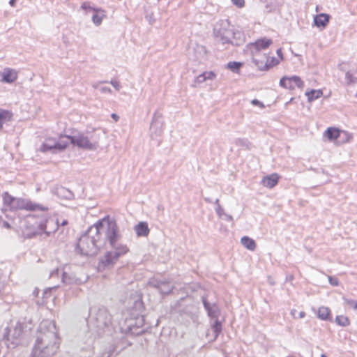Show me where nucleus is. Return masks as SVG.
I'll list each match as a JSON object with an SVG mask.
<instances>
[{
	"mask_svg": "<svg viewBox=\"0 0 357 357\" xmlns=\"http://www.w3.org/2000/svg\"><path fill=\"white\" fill-rule=\"evenodd\" d=\"M121 235L115 221L103 218L89 228L77 243V250L82 255L93 256L108 242L112 250L100 259L104 266H113L120 257L128 252L126 245L119 243Z\"/></svg>",
	"mask_w": 357,
	"mask_h": 357,
	"instance_id": "f257e3e1",
	"label": "nucleus"
},
{
	"mask_svg": "<svg viewBox=\"0 0 357 357\" xmlns=\"http://www.w3.org/2000/svg\"><path fill=\"white\" fill-rule=\"evenodd\" d=\"M59 337L55 323L51 320L40 322L31 357H51L59 347Z\"/></svg>",
	"mask_w": 357,
	"mask_h": 357,
	"instance_id": "f03ea898",
	"label": "nucleus"
},
{
	"mask_svg": "<svg viewBox=\"0 0 357 357\" xmlns=\"http://www.w3.org/2000/svg\"><path fill=\"white\" fill-rule=\"evenodd\" d=\"M2 199L4 206L11 211L26 210V211H45L47 208L32 202L31 200L24 198L15 197L10 195L8 192L2 195Z\"/></svg>",
	"mask_w": 357,
	"mask_h": 357,
	"instance_id": "7ed1b4c3",
	"label": "nucleus"
},
{
	"mask_svg": "<svg viewBox=\"0 0 357 357\" xmlns=\"http://www.w3.org/2000/svg\"><path fill=\"white\" fill-rule=\"evenodd\" d=\"M90 324L97 328V332L100 334V331L105 329L109 331L112 325V316L105 307L98 309L93 308L90 312Z\"/></svg>",
	"mask_w": 357,
	"mask_h": 357,
	"instance_id": "20e7f679",
	"label": "nucleus"
},
{
	"mask_svg": "<svg viewBox=\"0 0 357 357\" xmlns=\"http://www.w3.org/2000/svg\"><path fill=\"white\" fill-rule=\"evenodd\" d=\"M68 137L69 142L82 149L94 151L99 146L100 133H98L97 130L88 132L86 135L82 133Z\"/></svg>",
	"mask_w": 357,
	"mask_h": 357,
	"instance_id": "39448f33",
	"label": "nucleus"
},
{
	"mask_svg": "<svg viewBox=\"0 0 357 357\" xmlns=\"http://www.w3.org/2000/svg\"><path fill=\"white\" fill-rule=\"evenodd\" d=\"M23 332V324L20 322H16L15 324H12L9 327L4 329L1 340L8 349H14L20 344Z\"/></svg>",
	"mask_w": 357,
	"mask_h": 357,
	"instance_id": "423d86ee",
	"label": "nucleus"
},
{
	"mask_svg": "<svg viewBox=\"0 0 357 357\" xmlns=\"http://www.w3.org/2000/svg\"><path fill=\"white\" fill-rule=\"evenodd\" d=\"M144 324V318L142 315L126 317L123 323L120 324V330L125 334L138 335L144 332L142 328Z\"/></svg>",
	"mask_w": 357,
	"mask_h": 357,
	"instance_id": "0eeeda50",
	"label": "nucleus"
},
{
	"mask_svg": "<svg viewBox=\"0 0 357 357\" xmlns=\"http://www.w3.org/2000/svg\"><path fill=\"white\" fill-rule=\"evenodd\" d=\"M216 39L222 45L231 43L234 45H240L244 41L243 33L238 31H234L233 29H222L218 31L216 35Z\"/></svg>",
	"mask_w": 357,
	"mask_h": 357,
	"instance_id": "6e6552de",
	"label": "nucleus"
},
{
	"mask_svg": "<svg viewBox=\"0 0 357 357\" xmlns=\"http://www.w3.org/2000/svg\"><path fill=\"white\" fill-rule=\"evenodd\" d=\"M69 144L68 136L61 137L59 140L56 141L53 138H47L42 144L39 148L41 152L51 151L53 153L65 149Z\"/></svg>",
	"mask_w": 357,
	"mask_h": 357,
	"instance_id": "1a4fd4ad",
	"label": "nucleus"
},
{
	"mask_svg": "<svg viewBox=\"0 0 357 357\" xmlns=\"http://www.w3.org/2000/svg\"><path fill=\"white\" fill-rule=\"evenodd\" d=\"M33 227L38 229L37 234H45L49 236L59 228V222L54 218L44 215L39 221L36 222V225H33Z\"/></svg>",
	"mask_w": 357,
	"mask_h": 357,
	"instance_id": "9d476101",
	"label": "nucleus"
},
{
	"mask_svg": "<svg viewBox=\"0 0 357 357\" xmlns=\"http://www.w3.org/2000/svg\"><path fill=\"white\" fill-rule=\"evenodd\" d=\"M280 85L287 89L294 90L296 87L302 89L304 86V82L298 76L287 77L281 78Z\"/></svg>",
	"mask_w": 357,
	"mask_h": 357,
	"instance_id": "9b49d317",
	"label": "nucleus"
},
{
	"mask_svg": "<svg viewBox=\"0 0 357 357\" xmlns=\"http://www.w3.org/2000/svg\"><path fill=\"white\" fill-rule=\"evenodd\" d=\"M162 116L160 114H154L150 126V136L152 139H156L162 133Z\"/></svg>",
	"mask_w": 357,
	"mask_h": 357,
	"instance_id": "f8f14e48",
	"label": "nucleus"
},
{
	"mask_svg": "<svg viewBox=\"0 0 357 357\" xmlns=\"http://www.w3.org/2000/svg\"><path fill=\"white\" fill-rule=\"evenodd\" d=\"M273 43L272 40L263 38L258 39L255 43L248 45V51L250 54H261V51L267 49Z\"/></svg>",
	"mask_w": 357,
	"mask_h": 357,
	"instance_id": "ddd939ff",
	"label": "nucleus"
},
{
	"mask_svg": "<svg viewBox=\"0 0 357 357\" xmlns=\"http://www.w3.org/2000/svg\"><path fill=\"white\" fill-rule=\"evenodd\" d=\"M62 275V281L63 283L66 284H80L83 282L81 279L77 278L73 273H68L65 271H61L59 268H56L53 270L50 273V277H54V275H59V274Z\"/></svg>",
	"mask_w": 357,
	"mask_h": 357,
	"instance_id": "4468645a",
	"label": "nucleus"
},
{
	"mask_svg": "<svg viewBox=\"0 0 357 357\" xmlns=\"http://www.w3.org/2000/svg\"><path fill=\"white\" fill-rule=\"evenodd\" d=\"M150 286L157 288L161 294H167L173 289V286L169 281L153 280L149 282Z\"/></svg>",
	"mask_w": 357,
	"mask_h": 357,
	"instance_id": "2eb2a0df",
	"label": "nucleus"
},
{
	"mask_svg": "<svg viewBox=\"0 0 357 357\" xmlns=\"http://www.w3.org/2000/svg\"><path fill=\"white\" fill-rule=\"evenodd\" d=\"M17 78V73L15 70L6 68L0 73V82L3 83H13Z\"/></svg>",
	"mask_w": 357,
	"mask_h": 357,
	"instance_id": "dca6fc26",
	"label": "nucleus"
},
{
	"mask_svg": "<svg viewBox=\"0 0 357 357\" xmlns=\"http://www.w3.org/2000/svg\"><path fill=\"white\" fill-rule=\"evenodd\" d=\"M252 61L260 70H267L268 57L265 54H251Z\"/></svg>",
	"mask_w": 357,
	"mask_h": 357,
	"instance_id": "f3484780",
	"label": "nucleus"
},
{
	"mask_svg": "<svg viewBox=\"0 0 357 357\" xmlns=\"http://www.w3.org/2000/svg\"><path fill=\"white\" fill-rule=\"evenodd\" d=\"M202 301L208 315L211 318L218 319L219 314L218 307L215 303L211 304L205 298H203Z\"/></svg>",
	"mask_w": 357,
	"mask_h": 357,
	"instance_id": "a211bd4d",
	"label": "nucleus"
},
{
	"mask_svg": "<svg viewBox=\"0 0 357 357\" xmlns=\"http://www.w3.org/2000/svg\"><path fill=\"white\" fill-rule=\"evenodd\" d=\"M331 16L328 14L321 13L314 17V25L318 27L325 28L328 24Z\"/></svg>",
	"mask_w": 357,
	"mask_h": 357,
	"instance_id": "6ab92c4d",
	"label": "nucleus"
},
{
	"mask_svg": "<svg viewBox=\"0 0 357 357\" xmlns=\"http://www.w3.org/2000/svg\"><path fill=\"white\" fill-rule=\"evenodd\" d=\"M135 231L137 236H147L149 234V228L146 222H140L135 226Z\"/></svg>",
	"mask_w": 357,
	"mask_h": 357,
	"instance_id": "aec40b11",
	"label": "nucleus"
},
{
	"mask_svg": "<svg viewBox=\"0 0 357 357\" xmlns=\"http://www.w3.org/2000/svg\"><path fill=\"white\" fill-rule=\"evenodd\" d=\"M278 182V176L276 174H272L269 176H265L262 181L261 184L267 188H273Z\"/></svg>",
	"mask_w": 357,
	"mask_h": 357,
	"instance_id": "412c9836",
	"label": "nucleus"
},
{
	"mask_svg": "<svg viewBox=\"0 0 357 357\" xmlns=\"http://www.w3.org/2000/svg\"><path fill=\"white\" fill-rule=\"evenodd\" d=\"M13 114L3 109H0V130L3 125L10 122L12 120Z\"/></svg>",
	"mask_w": 357,
	"mask_h": 357,
	"instance_id": "4be33fe9",
	"label": "nucleus"
},
{
	"mask_svg": "<svg viewBox=\"0 0 357 357\" xmlns=\"http://www.w3.org/2000/svg\"><path fill=\"white\" fill-rule=\"evenodd\" d=\"M241 244L246 248L248 250L254 251L256 248V243L252 239L249 238L248 236H243L241 239Z\"/></svg>",
	"mask_w": 357,
	"mask_h": 357,
	"instance_id": "5701e85b",
	"label": "nucleus"
},
{
	"mask_svg": "<svg viewBox=\"0 0 357 357\" xmlns=\"http://www.w3.org/2000/svg\"><path fill=\"white\" fill-rule=\"evenodd\" d=\"M323 95L321 90H311L305 92V96L307 98L309 102H312L317 98H320Z\"/></svg>",
	"mask_w": 357,
	"mask_h": 357,
	"instance_id": "b1692460",
	"label": "nucleus"
},
{
	"mask_svg": "<svg viewBox=\"0 0 357 357\" xmlns=\"http://www.w3.org/2000/svg\"><path fill=\"white\" fill-rule=\"evenodd\" d=\"M324 135L330 140L337 139L340 136L339 130L335 128H328Z\"/></svg>",
	"mask_w": 357,
	"mask_h": 357,
	"instance_id": "393cba45",
	"label": "nucleus"
},
{
	"mask_svg": "<svg viewBox=\"0 0 357 357\" xmlns=\"http://www.w3.org/2000/svg\"><path fill=\"white\" fill-rule=\"evenodd\" d=\"M331 310L328 307L321 306L319 308L317 312V316L322 320H328L330 318Z\"/></svg>",
	"mask_w": 357,
	"mask_h": 357,
	"instance_id": "a878e982",
	"label": "nucleus"
},
{
	"mask_svg": "<svg viewBox=\"0 0 357 357\" xmlns=\"http://www.w3.org/2000/svg\"><path fill=\"white\" fill-rule=\"evenodd\" d=\"M104 16L102 10L96 11L92 15V21L96 25H100Z\"/></svg>",
	"mask_w": 357,
	"mask_h": 357,
	"instance_id": "bb28decb",
	"label": "nucleus"
},
{
	"mask_svg": "<svg viewBox=\"0 0 357 357\" xmlns=\"http://www.w3.org/2000/svg\"><path fill=\"white\" fill-rule=\"evenodd\" d=\"M235 144L246 149L250 148V142L245 138H238L235 140Z\"/></svg>",
	"mask_w": 357,
	"mask_h": 357,
	"instance_id": "cd10ccee",
	"label": "nucleus"
},
{
	"mask_svg": "<svg viewBox=\"0 0 357 357\" xmlns=\"http://www.w3.org/2000/svg\"><path fill=\"white\" fill-rule=\"evenodd\" d=\"M212 330L215 334V339L217 338L218 335L222 331V325L221 323L218 321V319H215L214 323L212 325Z\"/></svg>",
	"mask_w": 357,
	"mask_h": 357,
	"instance_id": "c85d7f7f",
	"label": "nucleus"
},
{
	"mask_svg": "<svg viewBox=\"0 0 357 357\" xmlns=\"http://www.w3.org/2000/svg\"><path fill=\"white\" fill-rule=\"evenodd\" d=\"M335 322L341 326H347L349 324V319L344 315H338L335 318Z\"/></svg>",
	"mask_w": 357,
	"mask_h": 357,
	"instance_id": "c756f323",
	"label": "nucleus"
},
{
	"mask_svg": "<svg viewBox=\"0 0 357 357\" xmlns=\"http://www.w3.org/2000/svg\"><path fill=\"white\" fill-rule=\"evenodd\" d=\"M345 79L347 84H357V77H354V75L349 71L346 73Z\"/></svg>",
	"mask_w": 357,
	"mask_h": 357,
	"instance_id": "7c9ffc66",
	"label": "nucleus"
},
{
	"mask_svg": "<svg viewBox=\"0 0 357 357\" xmlns=\"http://www.w3.org/2000/svg\"><path fill=\"white\" fill-rule=\"evenodd\" d=\"M241 66V63L231 61L227 63V68L230 69L234 73H237Z\"/></svg>",
	"mask_w": 357,
	"mask_h": 357,
	"instance_id": "2f4dec72",
	"label": "nucleus"
},
{
	"mask_svg": "<svg viewBox=\"0 0 357 357\" xmlns=\"http://www.w3.org/2000/svg\"><path fill=\"white\" fill-rule=\"evenodd\" d=\"M279 63V60L275 57L268 58L267 61V70L269 68L278 65Z\"/></svg>",
	"mask_w": 357,
	"mask_h": 357,
	"instance_id": "473e14b6",
	"label": "nucleus"
},
{
	"mask_svg": "<svg viewBox=\"0 0 357 357\" xmlns=\"http://www.w3.org/2000/svg\"><path fill=\"white\" fill-rule=\"evenodd\" d=\"M203 73L205 76L206 80H213L216 77V75L213 71H206Z\"/></svg>",
	"mask_w": 357,
	"mask_h": 357,
	"instance_id": "72a5a7b5",
	"label": "nucleus"
},
{
	"mask_svg": "<svg viewBox=\"0 0 357 357\" xmlns=\"http://www.w3.org/2000/svg\"><path fill=\"white\" fill-rule=\"evenodd\" d=\"M215 211L220 218L223 217V215L225 213L224 209L220 204H218V206H216Z\"/></svg>",
	"mask_w": 357,
	"mask_h": 357,
	"instance_id": "f704fd0d",
	"label": "nucleus"
},
{
	"mask_svg": "<svg viewBox=\"0 0 357 357\" xmlns=\"http://www.w3.org/2000/svg\"><path fill=\"white\" fill-rule=\"evenodd\" d=\"M231 2L238 8H242L245 5L244 0H231Z\"/></svg>",
	"mask_w": 357,
	"mask_h": 357,
	"instance_id": "c9c22d12",
	"label": "nucleus"
},
{
	"mask_svg": "<svg viewBox=\"0 0 357 357\" xmlns=\"http://www.w3.org/2000/svg\"><path fill=\"white\" fill-rule=\"evenodd\" d=\"M329 283L333 286H337L339 284V281L336 278H333L332 276L328 277Z\"/></svg>",
	"mask_w": 357,
	"mask_h": 357,
	"instance_id": "e433bc0d",
	"label": "nucleus"
},
{
	"mask_svg": "<svg viewBox=\"0 0 357 357\" xmlns=\"http://www.w3.org/2000/svg\"><path fill=\"white\" fill-rule=\"evenodd\" d=\"M206 81V78H205V76L204 75V73L202 74H200L199 75H198L196 79H195V83H198V84H200V83H202Z\"/></svg>",
	"mask_w": 357,
	"mask_h": 357,
	"instance_id": "4c0bfd02",
	"label": "nucleus"
},
{
	"mask_svg": "<svg viewBox=\"0 0 357 357\" xmlns=\"http://www.w3.org/2000/svg\"><path fill=\"white\" fill-rule=\"evenodd\" d=\"M109 83L117 90L119 91L121 89V84L119 82L116 80H111Z\"/></svg>",
	"mask_w": 357,
	"mask_h": 357,
	"instance_id": "58836bf2",
	"label": "nucleus"
},
{
	"mask_svg": "<svg viewBox=\"0 0 357 357\" xmlns=\"http://www.w3.org/2000/svg\"><path fill=\"white\" fill-rule=\"evenodd\" d=\"M197 51L199 52V55L203 54L204 55L206 54V50L204 47L203 46H197ZM201 56H197V59H199Z\"/></svg>",
	"mask_w": 357,
	"mask_h": 357,
	"instance_id": "ea45409f",
	"label": "nucleus"
},
{
	"mask_svg": "<svg viewBox=\"0 0 357 357\" xmlns=\"http://www.w3.org/2000/svg\"><path fill=\"white\" fill-rule=\"evenodd\" d=\"M251 103L253 105H255V106H259L261 108H263L264 106V104L259 101L257 99H254L251 101Z\"/></svg>",
	"mask_w": 357,
	"mask_h": 357,
	"instance_id": "a19ab883",
	"label": "nucleus"
},
{
	"mask_svg": "<svg viewBox=\"0 0 357 357\" xmlns=\"http://www.w3.org/2000/svg\"><path fill=\"white\" fill-rule=\"evenodd\" d=\"M99 89H100V91L101 93H111L112 92L111 89L107 87V86H102Z\"/></svg>",
	"mask_w": 357,
	"mask_h": 357,
	"instance_id": "79ce46f5",
	"label": "nucleus"
},
{
	"mask_svg": "<svg viewBox=\"0 0 357 357\" xmlns=\"http://www.w3.org/2000/svg\"><path fill=\"white\" fill-rule=\"evenodd\" d=\"M0 225H1L2 227L7 228V229L10 228L9 223L6 221L2 220L1 218H0Z\"/></svg>",
	"mask_w": 357,
	"mask_h": 357,
	"instance_id": "37998d69",
	"label": "nucleus"
},
{
	"mask_svg": "<svg viewBox=\"0 0 357 357\" xmlns=\"http://www.w3.org/2000/svg\"><path fill=\"white\" fill-rule=\"evenodd\" d=\"M222 218L225 219L227 221H231L233 220L232 216L230 215H228L227 213H225L223 215V217H222Z\"/></svg>",
	"mask_w": 357,
	"mask_h": 357,
	"instance_id": "c03bdc74",
	"label": "nucleus"
},
{
	"mask_svg": "<svg viewBox=\"0 0 357 357\" xmlns=\"http://www.w3.org/2000/svg\"><path fill=\"white\" fill-rule=\"evenodd\" d=\"M268 282L271 285L275 284V282H274L273 279L270 276L268 278Z\"/></svg>",
	"mask_w": 357,
	"mask_h": 357,
	"instance_id": "a18cd8bd",
	"label": "nucleus"
},
{
	"mask_svg": "<svg viewBox=\"0 0 357 357\" xmlns=\"http://www.w3.org/2000/svg\"><path fill=\"white\" fill-rule=\"evenodd\" d=\"M34 219H35L34 216L29 215V216L27 217V220L26 221L30 223V222H33V220Z\"/></svg>",
	"mask_w": 357,
	"mask_h": 357,
	"instance_id": "49530a36",
	"label": "nucleus"
},
{
	"mask_svg": "<svg viewBox=\"0 0 357 357\" xmlns=\"http://www.w3.org/2000/svg\"><path fill=\"white\" fill-rule=\"evenodd\" d=\"M112 118L114 119L116 121H117L119 119V116L114 113L112 114Z\"/></svg>",
	"mask_w": 357,
	"mask_h": 357,
	"instance_id": "de8ad7c7",
	"label": "nucleus"
},
{
	"mask_svg": "<svg viewBox=\"0 0 357 357\" xmlns=\"http://www.w3.org/2000/svg\"><path fill=\"white\" fill-rule=\"evenodd\" d=\"M277 54L278 55V56L280 57V59H282V50L281 49H278L277 50Z\"/></svg>",
	"mask_w": 357,
	"mask_h": 357,
	"instance_id": "09e8293b",
	"label": "nucleus"
},
{
	"mask_svg": "<svg viewBox=\"0 0 357 357\" xmlns=\"http://www.w3.org/2000/svg\"><path fill=\"white\" fill-rule=\"evenodd\" d=\"M305 316V312H303V311H301L299 312V314H298V317L302 319V318H304Z\"/></svg>",
	"mask_w": 357,
	"mask_h": 357,
	"instance_id": "8fccbe9b",
	"label": "nucleus"
},
{
	"mask_svg": "<svg viewBox=\"0 0 357 357\" xmlns=\"http://www.w3.org/2000/svg\"><path fill=\"white\" fill-rule=\"evenodd\" d=\"M347 303L349 305H351L354 307L356 302L352 300H347Z\"/></svg>",
	"mask_w": 357,
	"mask_h": 357,
	"instance_id": "3c124183",
	"label": "nucleus"
},
{
	"mask_svg": "<svg viewBox=\"0 0 357 357\" xmlns=\"http://www.w3.org/2000/svg\"><path fill=\"white\" fill-rule=\"evenodd\" d=\"M15 2H16V0H10L9 4L11 6L14 7L15 6Z\"/></svg>",
	"mask_w": 357,
	"mask_h": 357,
	"instance_id": "603ef678",
	"label": "nucleus"
},
{
	"mask_svg": "<svg viewBox=\"0 0 357 357\" xmlns=\"http://www.w3.org/2000/svg\"><path fill=\"white\" fill-rule=\"evenodd\" d=\"M296 312V310L295 309H292V310H291V315L294 317V318H295V319L296 318V316H295Z\"/></svg>",
	"mask_w": 357,
	"mask_h": 357,
	"instance_id": "864d4df0",
	"label": "nucleus"
},
{
	"mask_svg": "<svg viewBox=\"0 0 357 357\" xmlns=\"http://www.w3.org/2000/svg\"><path fill=\"white\" fill-rule=\"evenodd\" d=\"M99 82H97V83H93L92 86L94 88V89H98V86H99Z\"/></svg>",
	"mask_w": 357,
	"mask_h": 357,
	"instance_id": "5fc2aeb1",
	"label": "nucleus"
},
{
	"mask_svg": "<svg viewBox=\"0 0 357 357\" xmlns=\"http://www.w3.org/2000/svg\"><path fill=\"white\" fill-rule=\"evenodd\" d=\"M293 279H294V276L291 275L287 276V278H286L287 280H289V281L292 280Z\"/></svg>",
	"mask_w": 357,
	"mask_h": 357,
	"instance_id": "6e6d98bb",
	"label": "nucleus"
},
{
	"mask_svg": "<svg viewBox=\"0 0 357 357\" xmlns=\"http://www.w3.org/2000/svg\"><path fill=\"white\" fill-rule=\"evenodd\" d=\"M67 224H68V221H67L66 220H63V221H62V222H61V226H65V225H66Z\"/></svg>",
	"mask_w": 357,
	"mask_h": 357,
	"instance_id": "4d7b16f0",
	"label": "nucleus"
},
{
	"mask_svg": "<svg viewBox=\"0 0 357 357\" xmlns=\"http://www.w3.org/2000/svg\"><path fill=\"white\" fill-rule=\"evenodd\" d=\"M215 204L218 206L219 204V199H216Z\"/></svg>",
	"mask_w": 357,
	"mask_h": 357,
	"instance_id": "13d9d810",
	"label": "nucleus"
},
{
	"mask_svg": "<svg viewBox=\"0 0 357 357\" xmlns=\"http://www.w3.org/2000/svg\"><path fill=\"white\" fill-rule=\"evenodd\" d=\"M354 309H356V310L357 309V302H356V303H355V305H354Z\"/></svg>",
	"mask_w": 357,
	"mask_h": 357,
	"instance_id": "bf43d9fd",
	"label": "nucleus"
},
{
	"mask_svg": "<svg viewBox=\"0 0 357 357\" xmlns=\"http://www.w3.org/2000/svg\"><path fill=\"white\" fill-rule=\"evenodd\" d=\"M205 200L207 202H211V200L208 198H205Z\"/></svg>",
	"mask_w": 357,
	"mask_h": 357,
	"instance_id": "052dcab7",
	"label": "nucleus"
},
{
	"mask_svg": "<svg viewBox=\"0 0 357 357\" xmlns=\"http://www.w3.org/2000/svg\"><path fill=\"white\" fill-rule=\"evenodd\" d=\"M321 357H328V356H326V355H324V354H322V355L321 356Z\"/></svg>",
	"mask_w": 357,
	"mask_h": 357,
	"instance_id": "680f3d73",
	"label": "nucleus"
},
{
	"mask_svg": "<svg viewBox=\"0 0 357 357\" xmlns=\"http://www.w3.org/2000/svg\"><path fill=\"white\" fill-rule=\"evenodd\" d=\"M356 96L357 97V92H356Z\"/></svg>",
	"mask_w": 357,
	"mask_h": 357,
	"instance_id": "e2e57ef3",
	"label": "nucleus"
}]
</instances>
